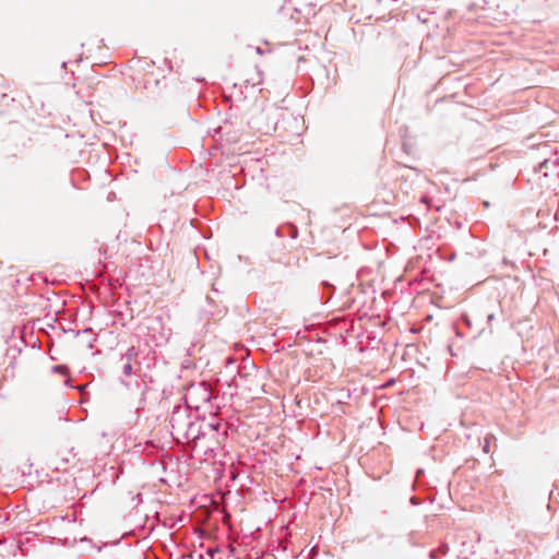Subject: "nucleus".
Listing matches in <instances>:
<instances>
[{
	"mask_svg": "<svg viewBox=\"0 0 559 559\" xmlns=\"http://www.w3.org/2000/svg\"><path fill=\"white\" fill-rule=\"evenodd\" d=\"M191 412L188 405H176L173 408L169 424L173 429V435L177 438L180 433H187V427L192 421Z\"/></svg>",
	"mask_w": 559,
	"mask_h": 559,
	"instance_id": "obj_1",
	"label": "nucleus"
},
{
	"mask_svg": "<svg viewBox=\"0 0 559 559\" xmlns=\"http://www.w3.org/2000/svg\"><path fill=\"white\" fill-rule=\"evenodd\" d=\"M142 74L141 80L138 79L139 83L142 82L143 88L151 92V93H159L163 88L166 87V76L162 75L159 78V74L162 72H140ZM132 80L135 82L136 79L132 78Z\"/></svg>",
	"mask_w": 559,
	"mask_h": 559,
	"instance_id": "obj_2",
	"label": "nucleus"
},
{
	"mask_svg": "<svg viewBox=\"0 0 559 559\" xmlns=\"http://www.w3.org/2000/svg\"><path fill=\"white\" fill-rule=\"evenodd\" d=\"M203 421V429L207 431V436L214 439V444L218 447L227 436V424L222 419L214 418L212 421Z\"/></svg>",
	"mask_w": 559,
	"mask_h": 559,
	"instance_id": "obj_3",
	"label": "nucleus"
},
{
	"mask_svg": "<svg viewBox=\"0 0 559 559\" xmlns=\"http://www.w3.org/2000/svg\"><path fill=\"white\" fill-rule=\"evenodd\" d=\"M207 437V431L203 429V421L198 423L192 420L191 425L187 427V433L182 432L177 438H183L188 442H195V448L199 445V442Z\"/></svg>",
	"mask_w": 559,
	"mask_h": 559,
	"instance_id": "obj_4",
	"label": "nucleus"
},
{
	"mask_svg": "<svg viewBox=\"0 0 559 559\" xmlns=\"http://www.w3.org/2000/svg\"><path fill=\"white\" fill-rule=\"evenodd\" d=\"M275 236L277 238L289 236L292 239H296L298 237V228L294 224L287 223L275 229Z\"/></svg>",
	"mask_w": 559,
	"mask_h": 559,
	"instance_id": "obj_5",
	"label": "nucleus"
},
{
	"mask_svg": "<svg viewBox=\"0 0 559 559\" xmlns=\"http://www.w3.org/2000/svg\"><path fill=\"white\" fill-rule=\"evenodd\" d=\"M198 395L199 400L204 403H210L215 399L214 393L204 384H200L190 392V396Z\"/></svg>",
	"mask_w": 559,
	"mask_h": 559,
	"instance_id": "obj_6",
	"label": "nucleus"
},
{
	"mask_svg": "<svg viewBox=\"0 0 559 559\" xmlns=\"http://www.w3.org/2000/svg\"><path fill=\"white\" fill-rule=\"evenodd\" d=\"M322 295L320 297L322 304H326L333 296L335 287L331 283L323 281L321 283Z\"/></svg>",
	"mask_w": 559,
	"mask_h": 559,
	"instance_id": "obj_7",
	"label": "nucleus"
},
{
	"mask_svg": "<svg viewBox=\"0 0 559 559\" xmlns=\"http://www.w3.org/2000/svg\"><path fill=\"white\" fill-rule=\"evenodd\" d=\"M250 73H251V76L245 79V84H246V87L250 86V87L254 88L262 83L263 72H250Z\"/></svg>",
	"mask_w": 559,
	"mask_h": 559,
	"instance_id": "obj_8",
	"label": "nucleus"
},
{
	"mask_svg": "<svg viewBox=\"0 0 559 559\" xmlns=\"http://www.w3.org/2000/svg\"><path fill=\"white\" fill-rule=\"evenodd\" d=\"M424 534L418 531H412L405 536V540L408 545L415 547L420 545Z\"/></svg>",
	"mask_w": 559,
	"mask_h": 559,
	"instance_id": "obj_9",
	"label": "nucleus"
},
{
	"mask_svg": "<svg viewBox=\"0 0 559 559\" xmlns=\"http://www.w3.org/2000/svg\"><path fill=\"white\" fill-rule=\"evenodd\" d=\"M139 356V350L134 346H130L124 354L121 355V360L132 362Z\"/></svg>",
	"mask_w": 559,
	"mask_h": 559,
	"instance_id": "obj_10",
	"label": "nucleus"
},
{
	"mask_svg": "<svg viewBox=\"0 0 559 559\" xmlns=\"http://www.w3.org/2000/svg\"><path fill=\"white\" fill-rule=\"evenodd\" d=\"M135 384H136V386H139V388H140V386H142V390H141V396H142V399H141V401H140V403H139L138 407H136V411L139 412L140 409H143V408H144V400H145V393H146V391H147V385H146V383H145V382H139V381H136V382H135Z\"/></svg>",
	"mask_w": 559,
	"mask_h": 559,
	"instance_id": "obj_11",
	"label": "nucleus"
},
{
	"mask_svg": "<svg viewBox=\"0 0 559 559\" xmlns=\"http://www.w3.org/2000/svg\"><path fill=\"white\" fill-rule=\"evenodd\" d=\"M122 373L126 377H130L133 373V366L132 362L124 361L122 366Z\"/></svg>",
	"mask_w": 559,
	"mask_h": 559,
	"instance_id": "obj_12",
	"label": "nucleus"
},
{
	"mask_svg": "<svg viewBox=\"0 0 559 559\" xmlns=\"http://www.w3.org/2000/svg\"><path fill=\"white\" fill-rule=\"evenodd\" d=\"M52 370L55 372H59V373H66L68 368L63 365H57V366H53Z\"/></svg>",
	"mask_w": 559,
	"mask_h": 559,
	"instance_id": "obj_13",
	"label": "nucleus"
},
{
	"mask_svg": "<svg viewBox=\"0 0 559 559\" xmlns=\"http://www.w3.org/2000/svg\"><path fill=\"white\" fill-rule=\"evenodd\" d=\"M461 320H462V322H463L465 325H467L468 328H471V326H472V321H471L469 317H468L466 313H463V314L461 316Z\"/></svg>",
	"mask_w": 559,
	"mask_h": 559,
	"instance_id": "obj_14",
	"label": "nucleus"
},
{
	"mask_svg": "<svg viewBox=\"0 0 559 559\" xmlns=\"http://www.w3.org/2000/svg\"><path fill=\"white\" fill-rule=\"evenodd\" d=\"M215 447L213 444H206L204 447V453L205 454H214Z\"/></svg>",
	"mask_w": 559,
	"mask_h": 559,
	"instance_id": "obj_15",
	"label": "nucleus"
},
{
	"mask_svg": "<svg viewBox=\"0 0 559 559\" xmlns=\"http://www.w3.org/2000/svg\"><path fill=\"white\" fill-rule=\"evenodd\" d=\"M119 382H120V384H122V385H123L124 388H127L128 390H130V389H131V382H130V381H128V380H126L124 378H122V377H121V378H119Z\"/></svg>",
	"mask_w": 559,
	"mask_h": 559,
	"instance_id": "obj_16",
	"label": "nucleus"
},
{
	"mask_svg": "<svg viewBox=\"0 0 559 559\" xmlns=\"http://www.w3.org/2000/svg\"><path fill=\"white\" fill-rule=\"evenodd\" d=\"M409 501L413 506L420 504V500L417 497H412Z\"/></svg>",
	"mask_w": 559,
	"mask_h": 559,
	"instance_id": "obj_17",
	"label": "nucleus"
},
{
	"mask_svg": "<svg viewBox=\"0 0 559 559\" xmlns=\"http://www.w3.org/2000/svg\"><path fill=\"white\" fill-rule=\"evenodd\" d=\"M429 558H430V559H437V558H438V557H437V551H436V550H430V551H429Z\"/></svg>",
	"mask_w": 559,
	"mask_h": 559,
	"instance_id": "obj_18",
	"label": "nucleus"
},
{
	"mask_svg": "<svg viewBox=\"0 0 559 559\" xmlns=\"http://www.w3.org/2000/svg\"><path fill=\"white\" fill-rule=\"evenodd\" d=\"M493 320H495V313H489V314L487 316V321H488V323L492 322Z\"/></svg>",
	"mask_w": 559,
	"mask_h": 559,
	"instance_id": "obj_19",
	"label": "nucleus"
},
{
	"mask_svg": "<svg viewBox=\"0 0 559 559\" xmlns=\"http://www.w3.org/2000/svg\"><path fill=\"white\" fill-rule=\"evenodd\" d=\"M215 554H216V550L207 549V555H209L211 558H214Z\"/></svg>",
	"mask_w": 559,
	"mask_h": 559,
	"instance_id": "obj_20",
	"label": "nucleus"
},
{
	"mask_svg": "<svg viewBox=\"0 0 559 559\" xmlns=\"http://www.w3.org/2000/svg\"><path fill=\"white\" fill-rule=\"evenodd\" d=\"M420 474H424V471L423 469H417V478L419 477Z\"/></svg>",
	"mask_w": 559,
	"mask_h": 559,
	"instance_id": "obj_21",
	"label": "nucleus"
},
{
	"mask_svg": "<svg viewBox=\"0 0 559 559\" xmlns=\"http://www.w3.org/2000/svg\"><path fill=\"white\" fill-rule=\"evenodd\" d=\"M61 68H62V69H66V68H67V62H66V61H62V62H61Z\"/></svg>",
	"mask_w": 559,
	"mask_h": 559,
	"instance_id": "obj_22",
	"label": "nucleus"
},
{
	"mask_svg": "<svg viewBox=\"0 0 559 559\" xmlns=\"http://www.w3.org/2000/svg\"><path fill=\"white\" fill-rule=\"evenodd\" d=\"M548 163V159H545L542 164H540V167H543L544 165H546Z\"/></svg>",
	"mask_w": 559,
	"mask_h": 559,
	"instance_id": "obj_23",
	"label": "nucleus"
},
{
	"mask_svg": "<svg viewBox=\"0 0 559 559\" xmlns=\"http://www.w3.org/2000/svg\"><path fill=\"white\" fill-rule=\"evenodd\" d=\"M257 52H258V53H262V50H261V48H260V47H258V48H257Z\"/></svg>",
	"mask_w": 559,
	"mask_h": 559,
	"instance_id": "obj_24",
	"label": "nucleus"
}]
</instances>
